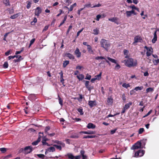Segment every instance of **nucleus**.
Masks as SVG:
<instances>
[{"label": "nucleus", "instance_id": "obj_29", "mask_svg": "<svg viewBox=\"0 0 159 159\" xmlns=\"http://www.w3.org/2000/svg\"><path fill=\"white\" fill-rule=\"evenodd\" d=\"M67 15H66L64 16V19L63 21H62V22L60 23V25L59 26V27H60L61 25H62L64 23L65 21L66 20V19H67Z\"/></svg>", "mask_w": 159, "mask_h": 159}, {"label": "nucleus", "instance_id": "obj_1", "mask_svg": "<svg viewBox=\"0 0 159 159\" xmlns=\"http://www.w3.org/2000/svg\"><path fill=\"white\" fill-rule=\"evenodd\" d=\"M134 60L132 58H129L127 60H124L123 62H125V65L129 67L134 66L137 65V62H133Z\"/></svg>", "mask_w": 159, "mask_h": 159}, {"label": "nucleus", "instance_id": "obj_64", "mask_svg": "<svg viewBox=\"0 0 159 159\" xmlns=\"http://www.w3.org/2000/svg\"><path fill=\"white\" fill-rule=\"evenodd\" d=\"M101 16L100 15H97L96 16V20L97 21H98L99 20V19L101 17Z\"/></svg>", "mask_w": 159, "mask_h": 159}, {"label": "nucleus", "instance_id": "obj_53", "mask_svg": "<svg viewBox=\"0 0 159 159\" xmlns=\"http://www.w3.org/2000/svg\"><path fill=\"white\" fill-rule=\"evenodd\" d=\"M91 7V4L89 3V4H85L84 6V8L85 7L89 8V7Z\"/></svg>", "mask_w": 159, "mask_h": 159}, {"label": "nucleus", "instance_id": "obj_55", "mask_svg": "<svg viewBox=\"0 0 159 159\" xmlns=\"http://www.w3.org/2000/svg\"><path fill=\"white\" fill-rule=\"evenodd\" d=\"M72 25H70L69 26V28L67 31L66 34H68L69 33L70 30H71L72 29Z\"/></svg>", "mask_w": 159, "mask_h": 159}, {"label": "nucleus", "instance_id": "obj_26", "mask_svg": "<svg viewBox=\"0 0 159 159\" xmlns=\"http://www.w3.org/2000/svg\"><path fill=\"white\" fill-rule=\"evenodd\" d=\"M53 146L54 147H55L57 149H59L60 150H61V149H62L61 147H62L61 145H57L56 144H54Z\"/></svg>", "mask_w": 159, "mask_h": 159}, {"label": "nucleus", "instance_id": "obj_62", "mask_svg": "<svg viewBox=\"0 0 159 159\" xmlns=\"http://www.w3.org/2000/svg\"><path fill=\"white\" fill-rule=\"evenodd\" d=\"M11 154H9L6 156H5L4 157V159H8L9 158L11 157Z\"/></svg>", "mask_w": 159, "mask_h": 159}, {"label": "nucleus", "instance_id": "obj_14", "mask_svg": "<svg viewBox=\"0 0 159 159\" xmlns=\"http://www.w3.org/2000/svg\"><path fill=\"white\" fill-rule=\"evenodd\" d=\"M107 102L108 105H112L113 103V98L111 97L108 98L107 99Z\"/></svg>", "mask_w": 159, "mask_h": 159}, {"label": "nucleus", "instance_id": "obj_25", "mask_svg": "<svg viewBox=\"0 0 159 159\" xmlns=\"http://www.w3.org/2000/svg\"><path fill=\"white\" fill-rule=\"evenodd\" d=\"M102 72H100V73L98 75H96L95 77L97 80H99L101 79V78Z\"/></svg>", "mask_w": 159, "mask_h": 159}, {"label": "nucleus", "instance_id": "obj_42", "mask_svg": "<svg viewBox=\"0 0 159 159\" xmlns=\"http://www.w3.org/2000/svg\"><path fill=\"white\" fill-rule=\"evenodd\" d=\"M37 21V19L36 17H34L33 21L31 22V24L32 25H34L35 23Z\"/></svg>", "mask_w": 159, "mask_h": 159}, {"label": "nucleus", "instance_id": "obj_19", "mask_svg": "<svg viewBox=\"0 0 159 159\" xmlns=\"http://www.w3.org/2000/svg\"><path fill=\"white\" fill-rule=\"evenodd\" d=\"M29 97L32 100H34L37 98L36 95L34 94H31L29 95Z\"/></svg>", "mask_w": 159, "mask_h": 159}, {"label": "nucleus", "instance_id": "obj_5", "mask_svg": "<svg viewBox=\"0 0 159 159\" xmlns=\"http://www.w3.org/2000/svg\"><path fill=\"white\" fill-rule=\"evenodd\" d=\"M42 10L41 8L39 7H38L35 9L34 14L35 16H39V14H40Z\"/></svg>", "mask_w": 159, "mask_h": 159}, {"label": "nucleus", "instance_id": "obj_57", "mask_svg": "<svg viewBox=\"0 0 159 159\" xmlns=\"http://www.w3.org/2000/svg\"><path fill=\"white\" fill-rule=\"evenodd\" d=\"M42 143L43 145H47V146H49L48 143L46 142V140H43L42 141Z\"/></svg>", "mask_w": 159, "mask_h": 159}, {"label": "nucleus", "instance_id": "obj_41", "mask_svg": "<svg viewBox=\"0 0 159 159\" xmlns=\"http://www.w3.org/2000/svg\"><path fill=\"white\" fill-rule=\"evenodd\" d=\"M50 129V127L49 126H48L46 127L45 128V130H44L45 133L47 134L48 133V131Z\"/></svg>", "mask_w": 159, "mask_h": 159}, {"label": "nucleus", "instance_id": "obj_34", "mask_svg": "<svg viewBox=\"0 0 159 159\" xmlns=\"http://www.w3.org/2000/svg\"><path fill=\"white\" fill-rule=\"evenodd\" d=\"M107 59H108V60H109L111 62L113 63L116 64V61L115 59L111 58L109 57H107Z\"/></svg>", "mask_w": 159, "mask_h": 159}, {"label": "nucleus", "instance_id": "obj_38", "mask_svg": "<svg viewBox=\"0 0 159 159\" xmlns=\"http://www.w3.org/2000/svg\"><path fill=\"white\" fill-rule=\"evenodd\" d=\"M123 52H124V55H126V56L125 57L127 58L128 57V50H127L126 49H124V50Z\"/></svg>", "mask_w": 159, "mask_h": 159}, {"label": "nucleus", "instance_id": "obj_3", "mask_svg": "<svg viewBox=\"0 0 159 159\" xmlns=\"http://www.w3.org/2000/svg\"><path fill=\"white\" fill-rule=\"evenodd\" d=\"M33 150V148L31 146H26L24 148V153L28 154L30 153Z\"/></svg>", "mask_w": 159, "mask_h": 159}, {"label": "nucleus", "instance_id": "obj_13", "mask_svg": "<svg viewBox=\"0 0 159 159\" xmlns=\"http://www.w3.org/2000/svg\"><path fill=\"white\" fill-rule=\"evenodd\" d=\"M65 56L69 57V59L72 60H73L75 59L74 57L73 56V55L70 53H66L65 54Z\"/></svg>", "mask_w": 159, "mask_h": 159}, {"label": "nucleus", "instance_id": "obj_50", "mask_svg": "<svg viewBox=\"0 0 159 159\" xmlns=\"http://www.w3.org/2000/svg\"><path fill=\"white\" fill-rule=\"evenodd\" d=\"M152 110H150L147 113V114L146 115H145L144 116H143V117L144 118V117H145L148 116L150 114L152 113Z\"/></svg>", "mask_w": 159, "mask_h": 159}, {"label": "nucleus", "instance_id": "obj_21", "mask_svg": "<svg viewBox=\"0 0 159 159\" xmlns=\"http://www.w3.org/2000/svg\"><path fill=\"white\" fill-rule=\"evenodd\" d=\"M77 77L80 80H82L84 78V76L83 74H81L77 75Z\"/></svg>", "mask_w": 159, "mask_h": 159}, {"label": "nucleus", "instance_id": "obj_43", "mask_svg": "<svg viewBox=\"0 0 159 159\" xmlns=\"http://www.w3.org/2000/svg\"><path fill=\"white\" fill-rule=\"evenodd\" d=\"M144 131V129L143 128H140L139 129L138 133L139 134H142Z\"/></svg>", "mask_w": 159, "mask_h": 159}, {"label": "nucleus", "instance_id": "obj_63", "mask_svg": "<svg viewBox=\"0 0 159 159\" xmlns=\"http://www.w3.org/2000/svg\"><path fill=\"white\" fill-rule=\"evenodd\" d=\"M120 68V66L118 64H117L115 66V69L118 70Z\"/></svg>", "mask_w": 159, "mask_h": 159}, {"label": "nucleus", "instance_id": "obj_46", "mask_svg": "<svg viewBox=\"0 0 159 159\" xmlns=\"http://www.w3.org/2000/svg\"><path fill=\"white\" fill-rule=\"evenodd\" d=\"M35 40V39H32L31 41H30V43L29 45V48H30V46L34 42V41Z\"/></svg>", "mask_w": 159, "mask_h": 159}, {"label": "nucleus", "instance_id": "obj_16", "mask_svg": "<svg viewBox=\"0 0 159 159\" xmlns=\"http://www.w3.org/2000/svg\"><path fill=\"white\" fill-rule=\"evenodd\" d=\"M96 135H86L83 137V139H88V138H94L96 137Z\"/></svg>", "mask_w": 159, "mask_h": 159}, {"label": "nucleus", "instance_id": "obj_36", "mask_svg": "<svg viewBox=\"0 0 159 159\" xmlns=\"http://www.w3.org/2000/svg\"><path fill=\"white\" fill-rule=\"evenodd\" d=\"M126 13V16L127 17H129L130 16L132 15V14L131 13L130 11H127Z\"/></svg>", "mask_w": 159, "mask_h": 159}, {"label": "nucleus", "instance_id": "obj_61", "mask_svg": "<svg viewBox=\"0 0 159 159\" xmlns=\"http://www.w3.org/2000/svg\"><path fill=\"white\" fill-rule=\"evenodd\" d=\"M126 110H127V109L125 108V107H124L122 109V111L121 112V113L123 114L124 113Z\"/></svg>", "mask_w": 159, "mask_h": 159}, {"label": "nucleus", "instance_id": "obj_15", "mask_svg": "<svg viewBox=\"0 0 159 159\" xmlns=\"http://www.w3.org/2000/svg\"><path fill=\"white\" fill-rule=\"evenodd\" d=\"M109 21H111L113 22L117 23V17H113L112 18H110L108 19Z\"/></svg>", "mask_w": 159, "mask_h": 159}, {"label": "nucleus", "instance_id": "obj_31", "mask_svg": "<svg viewBox=\"0 0 159 159\" xmlns=\"http://www.w3.org/2000/svg\"><path fill=\"white\" fill-rule=\"evenodd\" d=\"M139 152V157L143 156L145 153V151L144 150H140Z\"/></svg>", "mask_w": 159, "mask_h": 159}, {"label": "nucleus", "instance_id": "obj_52", "mask_svg": "<svg viewBox=\"0 0 159 159\" xmlns=\"http://www.w3.org/2000/svg\"><path fill=\"white\" fill-rule=\"evenodd\" d=\"M117 130V129H114L112 130H111L110 134H114L116 132V131Z\"/></svg>", "mask_w": 159, "mask_h": 159}, {"label": "nucleus", "instance_id": "obj_58", "mask_svg": "<svg viewBox=\"0 0 159 159\" xmlns=\"http://www.w3.org/2000/svg\"><path fill=\"white\" fill-rule=\"evenodd\" d=\"M122 99L124 102H125L126 100L125 96L124 94H123L122 95Z\"/></svg>", "mask_w": 159, "mask_h": 159}, {"label": "nucleus", "instance_id": "obj_22", "mask_svg": "<svg viewBox=\"0 0 159 159\" xmlns=\"http://www.w3.org/2000/svg\"><path fill=\"white\" fill-rule=\"evenodd\" d=\"M3 3L6 6H10V4L9 0H3Z\"/></svg>", "mask_w": 159, "mask_h": 159}, {"label": "nucleus", "instance_id": "obj_7", "mask_svg": "<svg viewBox=\"0 0 159 159\" xmlns=\"http://www.w3.org/2000/svg\"><path fill=\"white\" fill-rule=\"evenodd\" d=\"M142 39L141 37L139 36H136L134 38V41L133 43L140 42Z\"/></svg>", "mask_w": 159, "mask_h": 159}, {"label": "nucleus", "instance_id": "obj_40", "mask_svg": "<svg viewBox=\"0 0 159 159\" xmlns=\"http://www.w3.org/2000/svg\"><path fill=\"white\" fill-rule=\"evenodd\" d=\"M37 156L40 158H44L45 155L42 154H37Z\"/></svg>", "mask_w": 159, "mask_h": 159}, {"label": "nucleus", "instance_id": "obj_44", "mask_svg": "<svg viewBox=\"0 0 159 159\" xmlns=\"http://www.w3.org/2000/svg\"><path fill=\"white\" fill-rule=\"evenodd\" d=\"M153 62L154 65H157L159 62V59H158L157 60H155Z\"/></svg>", "mask_w": 159, "mask_h": 159}, {"label": "nucleus", "instance_id": "obj_27", "mask_svg": "<svg viewBox=\"0 0 159 159\" xmlns=\"http://www.w3.org/2000/svg\"><path fill=\"white\" fill-rule=\"evenodd\" d=\"M55 148L54 147H51L48 149V151L49 152H53L55 151Z\"/></svg>", "mask_w": 159, "mask_h": 159}, {"label": "nucleus", "instance_id": "obj_30", "mask_svg": "<svg viewBox=\"0 0 159 159\" xmlns=\"http://www.w3.org/2000/svg\"><path fill=\"white\" fill-rule=\"evenodd\" d=\"M67 155L69 158L74 159L75 158V157L71 153H68Z\"/></svg>", "mask_w": 159, "mask_h": 159}, {"label": "nucleus", "instance_id": "obj_60", "mask_svg": "<svg viewBox=\"0 0 159 159\" xmlns=\"http://www.w3.org/2000/svg\"><path fill=\"white\" fill-rule=\"evenodd\" d=\"M143 89V86L137 87H135L134 89Z\"/></svg>", "mask_w": 159, "mask_h": 159}, {"label": "nucleus", "instance_id": "obj_59", "mask_svg": "<svg viewBox=\"0 0 159 159\" xmlns=\"http://www.w3.org/2000/svg\"><path fill=\"white\" fill-rule=\"evenodd\" d=\"M80 153L81 155L82 156L84 155L85 151L84 150H81L80 151Z\"/></svg>", "mask_w": 159, "mask_h": 159}, {"label": "nucleus", "instance_id": "obj_56", "mask_svg": "<svg viewBox=\"0 0 159 159\" xmlns=\"http://www.w3.org/2000/svg\"><path fill=\"white\" fill-rule=\"evenodd\" d=\"M130 93L131 95H134L135 94V92L134 90H131L130 91Z\"/></svg>", "mask_w": 159, "mask_h": 159}, {"label": "nucleus", "instance_id": "obj_17", "mask_svg": "<svg viewBox=\"0 0 159 159\" xmlns=\"http://www.w3.org/2000/svg\"><path fill=\"white\" fill-rule=\"evenodd\" d=\"M132 104V102H130L129 103L125 104L124 107H125L126 109L127 110L130 107V106Z\"/></svg>", "mask_w": 159, "mask_h": 159}, {"label": "nucleus", "instance_id": "obj_45", "mask_svg": "<svg viewBox=\"0 0 159 159\" xmlns=\"http://www.w3.org/2000/svg\"><path fill=\"white\" fill-rule=\"evenodd\" d=\"M8 62L7 61H6L3 65V67L5 68H7L8 67Z\"/></svg>", "mask_w": 159, "mask_h": 159}, {"label": "nucleus", "instance_id": "obj_39", "mask_svg": "<svg viewBox=\"0 0 159 159\" xmlns=\"http://www.w3.org/2000/svg\"><path fill=\"white\" fill-rule=\"evenodd\" d=\"M79 137V136L78 134L72 135L70 136V138L74 139H77Z\"/></svg>", "mask_w": 159, "mask_h": 159}, {"label": "nucleus", "instance_id": "obj_48", "mask_svg": "<svg viewBox=\"0 0 159 159\" xmlns=\"http://www.w3.org/2000/svg\"><path fill=\"white\" fill-rule=\"evenodd\" d=\"M80 98H74L75 99H77L80 101V99H82L83 98V96L82 94H79Z\"/></svg>", "mask_w": 159, "mask_h": 159}, {"label": "nucleus", "instance_id": "obj_23", "mask_svg": "<svg viewBox=\"0 0 159 159\" xmlns=\"http://www.w3.org/2000/svg\"><path fill=\"white\" fill-rule=\"evenodd\" d=\"M69 63V61H64L63 63V67L65 68L66 66Z\"/></svg>", "mask_w": 159, "mask_h": 159}, {"label": "nucleus", "instance_id": "obj_37", "mask_svg": "<svg viewBox=\"0 0 159 159\" xmlns=\"http://www.w3.org/2000/svg\"><path fill=\"white\" fill-rule=\"evenodd\" d=\"M122 86L124 88L127 89L128 87H130V85L129 84L123 83L122 85Z\"/></svg>", "mask_w": 159, "mask_h": 159}, {"label": "nucleus", "instance_id": "obj_49", "mask_svg": "<svg viewBox=\"0 0 159 159\" xmlns=\"http://www.w3.org/2000/svg\"><path fill=\"white\" fill-rule=\"evenodd\" d=\"M95 59H96V60H99V59H105V58L104 57H102V56L99 57V56H98V57H96Z\"/></svg>", "mask_w": 159, "mask_h": 159}, {"label": "nucleus", "instance_id": "obj_47", "mask_svg": "<svg viewBox=\"0 0 159 159\" xmlns=\"http://www.w3.org/2000/svg\"><path fill=\"white\" fill-rule=\"evenodd\" d=\"M138 156H139V150L135 152L134 155V157H137Z\"/></svg>", "mask_w": 159, "mask_h": 159}, {"label": "nucleus", "instance_id": "obj_2", "mask_svg": "<svg viewBox=\"0 0 159 159\" xmlns=\"http://www.w3.org/2000/svg\"><path fill=\"white\" fill-rule=\"evenodd\" d=\"M101 46L107 51V48L110 46V44L109 42L104 39H102L101 41Z\"/></svg>", "mask_w": 159, "mask_h": 159}, {"label": "nucleus", "instance_id": "obj_12", "mask_svg": "<svg viewBox=\"0 0 159 159\" xmlns=\"http://www.w3.org/2000/svg\"><path fill=\"white\" fill-rule=\"evenodd\" d=\"M81 133H82L84 134H94L95 133V131H82Z\"/></svg>", "mask_w": 159, "mask_h": 159}, {"label": "nucleus", "instance_id": "obj_18", "mask_svg": "<svg viewBox=\"0 0 159 159\" xmlns=\"http://www.w3.org/2000/svg\"><path fill=\"white\" fill-rule=\"evenodd\" d=\"M88 50L89 52L90 53L93 54V51L92 49L91 46L89 45H87Z\"/></svg>", "mask_w": 159, "mask_h": 159}, {"label": "nucleus", "instance_id": "obj_9", "mask_svg": "<svg viewBox=\"0 0 159 159\" xmlns=\"http://www.w3.org/2000/svg\"><path fill=\"white\" fill-rule=\"evenodd\" d=\"M75 53L77 57L79 58L80 57L81 53L80 52V50L78 48H76V50L75 52Z\"/></svg>", "mask_w": 159, "mask_h": 159}, {"label": "nucleus", "instance_id": "obj_11", "mask_svg": "<svg viewBox=\"0 0 159 159\" xmlns=\"http://www.w3.org/2000/svg\"><path fill=\"white\" fill-rule=\"evenodd\" d=\"M54 143H57L58 145H61L62 147H65V144L64 143H62L61 142L59 141L58 140H55L54 142Z\"/></svg>", "mask_w": 159, "mask_h": 159}, {"label": "nucleus", "instance_id": "obj_33", "mask_svg": "<svg viewBox=\"0 0 159 159\" xmlns=\"http://www.w3.org/2000/svg\"><path fill=\"white\" fill-rule=\"evenodd\" d=\"M93 33L95 35H97L99 33V30L97 29H94L93 30Z\"/></svg>", "mask_w": 159, "mask_h": 159}, {"label": "nucleus", "instance_id": "obj_35", "mask_svg": "<svg viewBox=\"0 0 159 159\" xmlns=\"http://www.w3.org/2000/svg\"><path fill=\"white\" fill-rule=\"evenodd\" d=\"M74 7L72 5L70 7V8H69L68 7H67L66 6H65L64 7V8H66L68 10H69V11L68 12V13H69V11H71L73 10Z\"/></svg>", "mask_w": 159, "mask_h": 159}, {"label": "nucleus", "instance_id": "obj_28", "mask_svg": "<svg viewBox=\"0 0 159 159\" xmlns=\"http://www.w3.org/2000/svg\"><path fill=\"white\" fill-rule=\"evenodd\" d=\"M58 97L59 104L61 106H62L63 105V100L60 97L59 94H58Z\"/></svg>", "mask_w": 159, "mask_h": 159}, {"label": "nucleus", "instance_id": "obj_54", "mask_svg": "<svg viewBox=\"0 0 159 159\" xmlns=\"http://www.w3.org/2000/svg\"><path fill=\"white\" fill-rule=\"evenodd\" d=\"M91 78V76L90 75H89L88 74H87L86 76V77L85 78V79H87L88 80H90Z\"/></svg>", "mask_w": 159, "mask_h": 159}, {"label": "nucleus", "instance_id": "obj_6", "mask_svg": "<svg viewBox=\"0 0 159 159\" xmlns=\"http://www.w3.org/2000/svg\"><path fill=\"white\" fill-rule=\"evenodd\" d=\"M88 104L90 108H92L94 106H96L97 105L95 101H89Z\"/></svg>", "mask_w": 159, "mask_h": 159}, {"label": "nucleus", "instance_id": "obj_20", "mask_svg": "<svg viewBox=\"0 0 159 159\" xmlns=\"http://www.w3.org/2000/svg\"><path fill=\"white\" fill-rule=\"evenodd\" d=\"M20 15V13H17L16 14H15L11 16H10V18L11 19H15L18 16Z\"/></svg>", "mask_w": 159, "mask_h": 159}, {"label": "nucleus", "instance_id": "obj_8", "mask_svg": "<svg viewBox=\"0 0 159 159\" xmlns=\"http://www.w3.org/2000/svg\"><path fill=\"white\" fill-rule=\"evenodd\" d=\"M87 127L89 129H94L96 127V125L92 123H89L87 125Z\"/></svg>", "mask_w": 159, "mask_h": 159}, {"label": "nucleus", "instance_id": "obj_4", "mask_svg": "<svg viewBox=\"0 0 159 159\" xmlns=\"http://www.w3.org/2000/svg\"><path fill=\"white\" fill-rule=\"evenodd\" d=\"M141 145V143L140 142L138 141L131 148V149L135 150L139 148Z\"/></svg>", "mask_w": 159, "mask_h": 159}, {"label": "nucleus", "instance_id": "obj_24", "mask_svg": "<svg viewBox=\"0 0 159 159\" xmlns=\"http://www.w3.org/2000/svg\"><path fill=\"white\" fill-rule=\"evenodd\" d=\"M77 111L80 113V115H83L84 113L83 111L82 108L81 107L78 108Z\"/></svg>", "mask_w": 159, "mask_h": 159}, {"label": "nucleus", "instance_id": "obj_32", "mask_svg": "<svg viewBox=\"0 0 159 159\" xmlns=\"http://www.w3.org/2000/svg\"><path fill=\"white\" fill-rule=\"evenodd\" d=\"M7 149L6 148H0V151L2 153H5L7 151Z\"/></svg>", "mask_w": 159, "mask_h": 159}, {"label": "nucleus", "instance_id": "obj_10", "mask_svg": "<svg viewBox=\"0 0 159 159\" xmlns=\"http://www.w3.org/2000/svg\"><path fill=\"white\" fill-rule=\"evenodd\" d=\"M157 31H156L154 33V38L152 40V43H155L156 41L157 40Z\"/></svg>", "mask_w": 159, "mask_h": 159}, {"label": "nucleus", "instance_id": "obj_51", "mask_svg": "<svg viewBox=\"0 0 159 159\" xmlns=\"http://www.w3.org/2000/svg\"><path fill=\"white\" fill-rule=\"evenodd\" d=\"M31 2H28V3L27 4L26 7L28 9H29L31 7Z\"/></svg>", "mask_w": 159, "mask_h": 159}]
</instances>
